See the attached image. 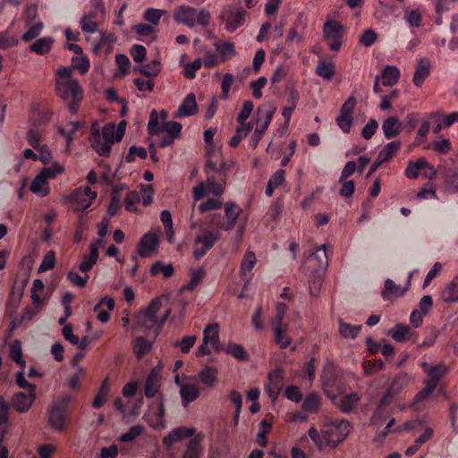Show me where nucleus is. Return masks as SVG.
Instances as JSON below:
<instances>
[{"label": "nucleus", "instance_id": "f257e3e1", "mask_svg": "<svg viewBox=\"0 0 458 458\" xmlns=\"http://www.w3.org/2000/svg\"><path fill=\"white\" fill-rule=\"evenodd\" d=\"M56 74L59 77L55 82L57 95L64 100L70 101L68 108L71 113H77L83 98V91L79 81L72 77V69L69 67L59 68Z\"/></svg>", "mask_w": 458, "mask_h": 458}, {"label": "nucleus", "instance_id": "f03ea898", "mask_svg": "<svg viewBox=\"0 0 458 458\" xmlns=\"http://www.w3.org/2000/svg\"><path fill=\"white\" fill-rule=\"evenodd\" d=\"M174 20L190 28L196 24L207 26L210 21V13L205 9L198 11L191 6L181 5L174 10Z\"/></svg>", "mask_w": 458, "mask_h": 458}, {"label": "nucleus", "instance_id": "7ed1b4c3", "mask_svg": "<svg viewBox=\"0 0 458 458\" xmlns=\"http://www.w3.org/2000/svg\"><path fill=\"white\" fill-rule=\"evenodd\" d=\"M161 309V300L156 298L150 301L146 310L140 311L136 318L137 327L145 331L155 330L158 334L162 328V323H159L157 313Z\"/></svg>", "mask_w": 458, "mask_h": 458}, {"label": "nucleus", "instance_id": "20e7f679", "mask_svg": "<svg viewBox=\"0 0 458 458\" xmlns=\"http://www.w3.org/2000/svg\"><path fill=\"white\" fill-rule=\"evenodd\" d=\"M350 429L351 424L347 420H335L324 427L323 438L329 445L336 446L347 437Z\"/></svg>", "mask_w": 458, "mask_h": 458}, {"label": "nucleus", "instance_id": "39448f33", "mask_svg": "<svg viewBox=\"0 0 458 458\" xmlns=\"http://www.w3.org/2000/svg\"><path fill=\"white\" fill-rule=\"evenodd\" d=\"M233 165V162L225 161L221 154H209L205 165L207 178L213 175L216 181L219 182L221 179L226 184L227 174Z\"/></svg>", "mask_w": 458, "mask_h": 458}, {"label": "nucleus", "instance_id": "423d86ee", "mask_svg": "<svg viewBox=\"0 0 458 458\" xmlns=\"http://www.w3.org/2000/svg\"><path fill=\"white\" fill-rule=\"evenodd\" d=\"M321 382L323 389L328 398H334L335 394H342L344 384L338 375L336 368L333 364H327L324 367Z\"/></svg>", "mask_w": 458, "mask_h": 458}, {"label": "nucleus", "instance_id": "0eeeda50", "mask_svg": "<svg viewBox=\"0 0 458 458\" xmlns=\"http://www.w3.org/2000/svg\"><path fill=\"white\" fill-rule=\"evenodd\" d=\"M245 11L242 7L228 5L223 8L219 19L225 25V30L233 32L237 28L243 25L245 21Z\"/></svg>", "mask_w": 458, "mask_h": 458}, {"label": "nucleus", "instance_id": "6e6552de", "mask_svg": "<svg viewBox=\"0 0 458 458\" xmlns=\"http://www.w3.org/2000/svg\"><path fill=\"white\" fill-rule=\"evenodd\" d=\"M344 33V26L337 21L327 20L323 26V37L328 41L332 51H339L342 46V37Z\"/></svg>", "mask_w": 458, "mask_h": 458}, {"label": "nucleus", "instance_id": "1a4fd4ad", "mask_svg": "<svg viewBox=\"0 0 458 458\" xmlns=\"http://www.w3.org/2000/svg\"><path fill=\"white\" fill-rule=\"evenodd\" d=\"M71 401L68 395L58 399L48 411V422L52 428L62 430L64 427L67 407Z\"/></svg>", "mask_w": 458, "mask_h": 458}, {"label": "nucleus", "instance_id": "9d476101", "mask_svg": "<svg viewBox=\"0 0 458 458\" xmlns=\"http://www.w3.org/2000/svg\"><path fill=\"white\" fill-rule=\"evenodd\" d=\"M220 233L204 230L194 241L193 256L196 259L202 258L220 239Z\"/></svg>", "mask_w": 458, "mask_h": 458}, {"label": "nucleus", "instance_id": "9b49d317", "mask_svg": "<svg viewBox=\"0 0 458 458\" xmlns=\"http://www.w3.org/2000/svg\"><path fill=\"white\" fill-rule=\"evenodd\" d=\"M242 209L240 206L233 202H227L225 204V218L223 221L216 222V217L214 216L210 223L212 225L223 230V231H230L233 229L236 225V221L242 214Z\"/></svg>", "mask_w": 458, "mask_h": 458}, {"label": "nucleus", "instance_id": "f8f14e48", "mask_svg": "<svg viewBox=\"0 0 458 458\" xmlns=\"http://www.w3.org/2000/svg\"><path fill=\"white\" fill-rule=\"evenodd\" d=\"M157 235L155 233L148 232L141 237L138 244V253L142 258H149L157 251Z\"/></svg>", "mask_w": 458, "mask_h": 458}, {"label": "nucleus", "instance_id": "ddd939ff", "mask_svg": "<svg viewBox=\"0 0 458 458\" xmlns=\"http://www.w3.org/2000/svg\"><path fill=\"white\" fill-rule=\"evenodd\" d=\"M36 399V392L28 391V393L24 392H17L13 394L11 405L13 409H15L18 412H26L32 406L34 401Z\"/></svg>", "mask_w": 458, "mask_h": 458}, {"label": "nucleus", "instance_id": "4468645a", "mask_svg": "<svg viewBox=\"0 0 458 458\" xmlns=\"http://www.w3.org/2000/svg\"><path fill=\"white\" fill-rule=\"evenodd\" d=\"M411 273L409 275L408 282L404 287L396 284L392 279H386L384 284V290L381 293V296L385 301H391L394 298H399L404 295L410 286V280Z\"/></svg>", "mask_w": 458, "mask_h": 458}, {"label": "nucleus", "instance_id": "2eb2a0df", "mask_svg": "<svg viewBox=\"0 0 458 458\" xmlns=\"http://www.w3.org/2000/svg\"><path fill=\"white\" fill-rule=\"evenodd\" d=\"M91 147L94 150L102 157H107L110 154L112 141L102 140L98 127L94 124L92 126L91 134L89 137Z\"/></svg>", "mask_w": 458, "mask_h": 458}, {"label": "nucleus", "instance_id": "dca6fc26", "mask_svg": "<svg viewBox=\"0 0 458 458\" xmlns=\"http://www.w3.org/2000/svg\"><path fill=\"white\" fill-rule=\"evenodd\" d=\"M333 403L343 412L349 413L357 405L360 396L357 393H352L346 395L335 394L334 398H330Z\"/></svg>", "mask_w": 458, "mask_h": 458}, {"label": "nucleus", "instance_id": "f3484780", "mask_svg": "<svg viewBox=\"0 0 458 458\" xmlns=\"http://www.w3.org/2000/svg\"><path fill=\"white\" fill-rule=\"evenodd\" d=\"M198 113V105L195 94L189 93L182 104L179 106L177 112L174 114L175 118H184L196 114Z\"/></svg>", "mask_w": 458, "mask_h": 458}, {"label": "nucleus", "instance_id": "a211bd4d", "mask_svg": "<svg viewBox=\"0 0 458 458\" xmlns=\"http://www.w3.org/2000/svg\"><path fill=\"white\" fill-rule=\"evenodd\" d=\"M308 262L313 264L314 271L324 272L328 266L327 245L323 244L317 248L308 258Z\"/></svg>", "mask_w": 458, "mask_h": 458}, {"label": "nucleus", "instance_id": "6ab92c4d", "mask_svg": "<svg viewBox=\"0 0 458 458\" xmlns=\"http://www.w3.org/2000/svg\"><path fill=\"white\" fill-rule=\"evenodd\" d=\"M284 371L276 369L268 375V383L266 385V390L272 399H276L283 386Z\"/></svg>", "mask_w": 458, "mask_h": 458}, {"label": "nucleus", "instance_id": "aec40b11", "mask_svg": "<svg viewBox=\"0 0 458 458\" xmlns=\"http://www.w3.org/2000/svg\"><path fill=\"white\" fill-rule=\"evenodd\" d=\"M194 433V428L185 427L175 428L166 437H164L163 443L166 447H170L174 443L179 442L183 438L191 437Z\"/></svg>", "mask_w": 458, "mask_h": 458}, {"label": "nucleus", "instance_id": "412c9836", "mask_svg": "<svg viewBox=\"0 0 458 458\" xmlns=\"http://www.w3.org/2000/svg\"><path fill=\"white\" fill-rule=\"evenodd\" d=\"M276 110V107L270 103L259 106L257 112V124L262 127V129L267 130L273 119Z\"/></svg>", "mask_w": 458, "mask_h": 458}, {"label": "nucleus", "instance_id": "4be33fe9", "mask_svg": "<svg viewBox=\"0 0 458 458\" xmlns=\"http://www.w3.org/2000/svg\"><path fill=\"white\" fill-rule=\"evenodd\" d=\"M430 74V63L427 58H420L417 61L416 69L412 81L416 87H421L425 80Z\"/></svg>", "mask_w": 458, "mask_h": 458}, {"label": "nucleus", "instance_id": "5701e85b", "mask_svg": "<svg viewBox=\"0 0 458 458\" xmlns=\"http://www.w3.org/2000/svg\"><path fill=\"white\" fill-rule=\"evenodd\" d=\"M403 130V124L395 116L387 117L382 123V131L385 138L393 139L397 137Z\"/></svg>", "mask_w": 458, "mask_h": 458}, {"label": "nucleus", "instance_id": "b1692460", "mask_svg": "<svg viewBox=\"0 0 458 458\" xmlns=\"http://www.w3.org/2000/svg\"><path fill=\"white\" fill-rule=\"evenodd\" d=\"M417 334L407 325L396 324L391 331V337L398 343L416 341Z\"/></svg>", "mask_w": 458, "mask_h": 458}, {"label": "nucleus", "instance_id": "393cba45", "mask_svg": "<svg viewBox=\"0 0 458 458\" xmlns=\"http://www.w3.org/2000/svg\"><path fill=\"white\" fill-rule=\"evenodd\" d=\"M98 259V245L97 242H92L89 245V253L85 255L80 264V270L83 273L89 272L93 266L97 263Z\"/></svg>", "mask_w": 458, "mask_h": 458}, {"label": "nucleus", "instance_id": "a878e982", "mask_svg": "<svg viewBox=\"0 0 458 458\" xmlns=\"http://www.w3.org/2000/svg\"><path fill=\"white\" fill-rule=\"evenodd\" d=\"M203 337H207V343L210 344L216 351H222L219 342V326L216 323L208 325L203 331Z\"/></svg>", "mask_w": 458, "mask_h": 458}, {"label": "nucleus", "instance_id": "bb28decb", "mask_svg": "<svg viewBox=\"0 0 458 458\" xmlns=\"http://www.w3.org/2000/svg\"><path fill=\"white\" fill-rule=\"evenodd\" d=\"M305 23L302 21L301 17H299L290 28L286 41L290 43H301L303 40L305 30Z\"/></svg>", "mask_w": 458, "mask_h": 458}, {"label": "nucleus", "instance_id": "cd10ccee", "mask_svg": "<svg viewBox=\"0 0 458 458\" xmlns=\"http://www.w3.org/2000/svg\"><path fill=\"white\" fill-rule=\"evenodd\" d=\"M411 382V377L406 372L395 375L387 389L395 396L398 395Z\"/></svg>", "mask_w": 458, "mask_h": 458}, {"label": "nucleus", "instance_id": "c85d7f7f", "mask_svg": "<svg viewBox=\"0 0 458 458\" xmlns=\"http://www.w3.org/2000/svg\"><path fill=\"white\" fill-rule=\"evenodd\" d=\"M30 190L40 197L47 196L50 192L48 181L39 173L33 179Z\"/></svg>", "mask_w": 458, "mask_h": 458}, {"label": "nucleus", "instance_id": "c756f323", "mask_svg": "<svg viewBox=\"0 0 458 458\" xmlns=\"http://www.w3.org/2000/svg\"><path fill=\"white\" fill-rule=\"evenodd\" d=\"M217 369L215 367L207 366L199 372V381L208 388H212L217 380Z\"/></svg>", "mask_w": 458, "mask_h": 458}, {"label": "nucleus", "instance_id": "7c9ffc66", "mask_svg": "<svg viewBox=\"0 0 458 458\" xmlns=\"http://www.w3.org/2000/svg\"><path fill=\"white\" fill-rule=\"evenodd\" d=\"M382 84L386 87H392L397 83L400 79V71L396 66L386 65L381 73Z\"/></svg>", "mask_w": 458, "mask_h": 458}, {"label": "nucleus", "instance_id": "2f4dec72", "mask_svg": "<svg viewBox=\"0 0 458 458\" xmlns=\"http://www.w3.org/2000/svg\"><path fill=\"white\" fill-rule=\"evenodd\" d=\"M272 328L275 335V343L279 345L281 349L287 348L292 343L291 337L287 335L288 326H275L272 327Z\"/></svg>", "mask_w": 458, "mask_h": 458}, {"label": "nucleus", "instance_id": "473e14b6", "mask_svg": "<svg viewBox=\"0 0 458 458\" xmlns=\"http://www.w3.org/2000/svg\"><path fill=\"white\" fill-rule=\"evenodd\" d=\"M257 263L256 255L253 251L248 250L244 254V257L241 263L240 274L242 279L248 280L250 278L249 274Z\"/></svg>", "mask_w": 458, "mask_h": 458}, {"label": "nucleus", "instance_id": "72a5a7b5", "mask_svg": "<svg viewBox=\"0 0 458 458\" xmlns=\"http://www.w3.org/2000/svg\"><path fill=\"white\" fill-rule=\"evenodd\" d=\"M428 165V161L425 157H420L417 160H410L405 169V175L409 179L418 178L420 171H422Z\"/></svg>", "mask_w": 458, "mask_h": 458}, {"label": "nucleus", "instance_id": "f704fd0d", "mask_svg": "<svg viewBox=\"0 0 458 458\" xmlns=\"http://www.w3.org/2000/svg\"><path fill=\"white\" fill-rule=\"evenodd\" d=\"M180 394L184 406L195 401L199 396L198 387L192 384H185L181 386Z\"/></svg>", "mask_w": 458, "mask_h": 458}, {"label": "nucleus", "instance_id": "c9c22d12", "mask_svg": "<svg viewBox=\"0 0 458 458\" xmlns=\"http://www.w3.org/2000/svg\"><path fill=\"white\" fill-rule=\"evenodd\" d=\"M440 299L445 303H454L458 301V283L452 280L441 292Z\"/></svg>", "mask_w": 458, "mask_h": 458}, {"label": "nucleus", "instance_id": "e433bc0d", "mask_svg": "<svg viewBox=\"0 0 458 458\" xmlns=\"http://www.w3.org/2000/svg\"><path fill=\"white\" fill-rule=\"evenodd\" d=\"M54 39L51 37H45L37 39L30 47V50L38 55H43L47 54L53 46Z\"/></svg>", "mask_w": 458, "mask_h": 458}, {"label": "nucleus", "instance_id": "4c0bfd02", "mask_svg": "<svg viewBox=\"0 0 458 458\" xmlns=\"http://www.w3.org/2000/svg\"><path fill=\"white\" fill-rule=\"evenodd\" d=\"M447 373V368L445 364L439 363L434 366H431L427 369V374L430 377V378L425 383L427 384H434V387L437 388L438 381L441 377H443Z\"/></svg>", "mask_w": 458, "mask_h": 458}, {"label": "nucleus", "instance_id": "58836bf2", "mask_svg": "<svg viewBox=\"0 0 458 458\" xmlns=\"http://www.w3.org/2000/svg\"><path fill=\"white\" fill-rule=\"evenodd\" d=\"M126 189L124 184L115 186L111 193L110 204L107 209L109 216H114L121 208L120 191Z\"/></svg>", "mask_w": 458, "mask_h": 458}, {"label": "nucleus", "instance_id": "ea45409f", "mask_svg": "<svg viewBox=\"0 0 458 458\" xmlns=\"http://www.w3.org/2000/svg\"><path fill=\"white\" fill-rule=\"evenodd\" d=\"M316 73L326 81H330L335 73V65L333 62L319 61Z\"/></svg>", "mask_w": 458, "mask_h": 458}, {"label": "nucleus", "instance_id": "a19ab883", "mask_svg": "<svg viewBox=\"0 0 458 458\" xmlns=\"http://www.w3.org/2000/svg\"><path fill=\"white\" fill-rule=\"evenodd\" d=\"M400 148L401 141H391L384 146V148L379 151L377 157L379 158L380 161L384 163L388 162L393 157V156L400 149Z\"/></svg>", "mask_w": 458, "mask_h": 458}, {"label": "nucleus", "instance_id": "79ce46f5", "mask_svg": "<svg viewBox=\"0 0 458 458\" xmlns=\"http://www.w3.org/2000/svg\"><path fill=\"white\" fill-rule=\"evenodd\" d=\"M160 66L161 62L160 59L157 58L147 64L140 65L135 69L138 70L141 74L148 78H153L157 77L159 74L161 70Z\"/></svg>", "mask_w": 458, "mask_h": 458}, {"label": "nucleus", "instance_id": "37998d69", "mask_svg": "<svg viewBox=\"0 0 458 458\" xmlns=\"http://www.w3.org/2000/svg\"><path fill=\"white\" fill-rule=\"evenodd\" d=\"M216 50L219 53L221 60L225 62V60L236 55V51L234 48V44L229 41H225L222 43H215Z\"/></svg>", "mask_w": 458, "mask_h": 458}, {"label": "nucleus", "instance_id": "c03bdc74", "mask_svg": "<svg viewBox=\"0 0 458 458\" xmlns=\"http://www.w3.org/2000/svg\"><path fill=\"white\" fill-rule=\"evenodd\" d=\"M152 347V343L144 337H137L132 343L133 352L141 359Z\"/></svg>", "mask_w": 458, "mask_h": 458}, {"label": "nucleus", "instance_id": "a18cd8bd", "mask_svg": "<svg viewBox=\"0 0 458 458\" xmlns=\"http://www.w3.org/2000/svg\"><path fill=\"white\" fill-rule=\"evenodd\" d=\"M205 184L208 194L218 197L224 193L225 184V181H222L221 179L217 182L213 178V175H209V177L207 178Z\"/></svg>", "mask_w": 458, "mask_h": 458}, {"label": "nucleus", "instance_id": "49530a36", "mask_svg": "<svg viewBox=\"0 0 458 458\" xmlns=\"http://www.w3.org/2000/svg\"><path fill=\"white\" fill-rule=\"evenodd\" d=\"M361 327L360 325H351L343 320L339 321V333L344 338L354 339L359 335Z\"/></svg>", "mask_w": 458, "mask_h": 458}, {"label": "nucleus", "instance_id": "de8ad7c7", "mask_svg": "<svg viewBox=\"0 0 458 458\" xmlns=\"http://www.w3.org/2000/svg\"><path fill=\"white\" fill-rule=\"evenodd\" d=\"M201 455L202 449L200 446V441L197 437L191 438L188 443L182 458H200Z\"/></svg>", "mask_w": 458, "mask_h": 458}, {"label": "nucleus", "instance_id": "09e8293b", "mask_svg": "<svg viewBox=\"0 0 458 458\" xmlns=\"http://www.w3.org/2000/svg\"><path fill=\"white\" fill-rule=\"evenodd\" d=\"M445 183L447 191L451 193H458V171L449 169L445 174Z\"/></svg>", "mask_w": 458, "mask_h": 458}, {"label": "nucleus", "instance_id": "8fccbe9b", "mask_svg": "<svg viewBox=\"0 0 458 458\" xmlns=\"http://www.w3.org/2000/svg\"><path fill=\"white\" fill-rule=\"evenodd\" d=\"M320 395L317 393H310L304 399L302 408L306 411L315 412L320 407Z\"/></svg>", "mask_w": 458, "mask_h": 458}, {"label": "nucleus", "instance_id": "3c124183", "mask_svg": "<svg viewBox=\"0 0 458 458\" xmlns=\"http://www.w3.org/2000/svg\"><path fill=\"white\" fill-rule=\"evenodd\" d=\"M225 352L239 360H247L249 359V354L244 347L238 344L230 343L225 349Z\"/></svg>", "mask_w": 458, "mask_h": 458}, {"label": "nucleus", "instance_id": "603ef678", "mask_svg": "<svg viewBox=\"0 0 458 458\" xmlns=\"http://www.w3.org/2000/svg\"><path fill=\"white\" fill-rule=\"evenodd\" d=\"M251 124H240L235 131L234 135L230 140L229 145L232 148H236L242 138L246 137L252 130Z\"/></svg>", "mask_w": 458, "mask_h": 458}, {"label": "nucleus", "instance_id": "864d4df0", "mask_svg": "<svg viewBox=\"0 0 458 458\" xmlns=\"http://www.w3.org/2000/svg\"><path fill=\"white\" fill-rule=\"evenodd\" d=\"M323 273L324 272L314 271V274L310 278L309 287H310V293L311 296L318 295L321 286H322V284H323V281H324Z\"/></svg>", "mask_w": 458, "mask_h": 458}, {"label": "nucleus", "instance_id": "5fc2aeb1", "mask_svg": "<svg viewBox=\"0 0 458 458\" xmlns=\"http://www.w3.org/2000/svg\"><path fill=\"white\" fill-rule=\"evenodd\" d=\"M90 67V62L87 55H80L72 58V68L78 70L81 74H86Z\"/></svg>", "mask_w": 458, "mask_h": 458}, {"label": "nucleus", "instance_id": "6e6d98bb", "mask_svg": "<svg viewBox=\"0 0 458 458\" xmlns=\"http://www.w3.org/2000/svg\"><path fill=\"white\" fill-rule=\"evenodd\" d=\"M174 270L172 264L165 265L161 261L155 262L150 268V274L152 276H157L159 273H162L166 278L171 277L174 275Z\"/></svg>", "mask_w": 458, "mask_h": 458}, {"label": "nucleus", "instance_id": "4d7b16f0", "mask_svg": "<svg viewBox=\"0 0 458 458\" xmlns=\"http://www.w3.org/2000/svg\"><path fill=\"white\" fill-rule=\"evenodd\" d=\"M42 130H40L36 125H31L27 132V140L29 144L35 149L38 148L40 145V140L42 137Z\"/></svg>", "mask_w": 458, "mask_h": 458}, {"label": "nucleus", "instance_id": "13d9d810", "mask_svg": "<svg viewBox=\"0 0 458 458\" xmlns=\"http://www.w3.org/2000/svg\"><path fill=\"white\" fill-rule=\"evenodd\" d=\"M9 428V404L0 396V429L6 432Z\"/></svg>", "mask_w": 458, "mask_h": 458}, {"label": "nucleus", "instance_id": "bf43d9fd", "mask_svg": "<svg viewBox=\"0 0 458 458\" xmlns=\"http://www.w3.org/2000/svg\"><path fill=\"white\" fill-rule=\"evenodd\" d=\"M10 358L14 360L18 365H20L22 369L25 366V360L22 359V352H21V345L20 341L15 340L11 345H10Z\"/></svg>", "mask_w": 458, "mask_h": 458}, {"label": "nucleus", "instance_id": "052dcab7", "mask_svg": "<svg viewBox=\"0 0 458 458\" xmlns=\"http://www.w3.org/2000/svg\"><path fill=\"white\" fill-rule=\"evenodd\" d=\"M64 167L55 162L50 166L44 167L39 173L48 181L55 179L57 175L63 174Z\"/></svg>", "mask_w": 458, "mask_h": 458}, {"label": "nucleus", "instance_id": "680f3d73", "mask_svg": "<svg viewBox=\"0 0 458 458\" xmlns=\"http://www.w3.org/2000/svg\"><path fill=\"white\" fill-rule=\"evenodd\" d=\"M436 387H434V384H427L425 383V387L419 391L413 398L412 406H417L421 402L427 400L428 396L434 392Z\"/></svg>", "mask_w": 458, "mask_h": 458}, {"label": "nucleus", "instance_id": "e2e57ef3", "mask_svg": "<svg viewBox=\"0 0 458 458\" xmlns=\"http://www.w3.org/2000/svg\"><path fill=\"white\" fill-rule=\"evenodd\" d=\"M163 131L158 122V114L156 110H152L149 114V120L148 123V131L150 135H157Z\"/></svg>", "mask_w": 458, "mask_h": 458}, {"label": "nucleus", "instance_id": "0e129e2a", "mask_svg": "<svg viewBox=\"0 0 458 458\" xmlns=\"http://www.w3.org/2000/svg\"><path fill=\"white\" fill-rule=\"evenodd\" d=\"M287 312V306L284 302H278L276 306V314L271 319L272 327L275 326H284L283 324L284 318Z\"/></svg>", "mask_w": 458, "mask_h": 458}, {"label": "nucleus", "instance_id": "69168bd1", "mask_svg": "<svg viewBox=\"0 0 458 458\" xmlns=\"http://www.w3.org/2000/svg\"><path fill=\"white\" fill-rule=\"evenodd\" d=\"M404 19L411 27L418 28L421 24L422 16L419 10H407L404 12Z\"/></svg>", "mask_w": 458, "mask_h": 458}, {"label": "nucleus", "instance_id": "338daca9", "mask_svg": "<svg viewBox=\"0 0 458 458\" xmlns=\"http://www.w3.org/2000/svg\"><path fill=\"white\" fill-rule=\"evenodd\" d=\"M140 200V195L138 191H132L127 193L124 199L126 210L135 212L137 210L135 205Z\"/></svg>", "mask_w": 458, "mask_h": 458}, {"label": "nucleus", "instance_id": "774afa93", "mask_svg": "<svg viewBox=\"0 0 458 458\" xmlns=\"http://www.w3.org/2000/svg\"><path fill=\"white\" fill-rule=\"evenodd\" d=\"M202 60L200 58L195 59L192 63L187 64L184 66L183 75L186 79L192 80L196 77L195 72L200 69Z\"/></svg>", "mask_w": 458, "mask_h": 458}]
</instances>
